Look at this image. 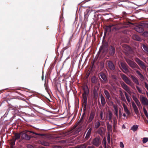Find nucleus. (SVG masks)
Masks as SVG:
<instances>
[{"instance_id": "obj_51", "label": "nucleus", "mask_w": 148, "mask_h": 148, "mask_svg": "<svg viewBox=\"0 0 148 148\" xmlns=\"http://www.w3.org/2000/svg\"><path fill=\"white\" fill-rule=\"evenodd\" d=\"M143 34L145 36L148 37V32L147 31L143 33Z\"/></svg>"}, {"instance_id": "obj_63", "label": "nucleus", "mask_w": 148, "mask_h": 148, "mask_svg": "<svg viewBox=\"0 0 148 148\" xmlns=\"http://www.w3.org/2000/svg\"><path fill=\"white\" fill-rule=\"evenodd\" d=\"M44 75H43V74H42V80H43V79H44Z\"/></svg>"}, {"instance_id": "obj_34", "label": "nucleus", "mask_w": 148, "mask_h": 148, "mask_svg": "<svg viewBox=\"0 0 148 148\" xmlns=\"http://www.w3.org/2000/svg\"><path fill=\"white\" fill-rule=\"evenodd\" d=\"M114 114L116 116H118V109L117 106L114 105Z\"/></svg>"}, {"instance_id": "obj_45", "label": "nucleus", "mask_w": 148, "mask_h": 148, "mask_svg": "<svg viewBox=\"0 0 148 148\" xmlns=\"http://www.w3.org/2000/svg\"><path fill=\"white\" fill-rule=\"evenodd\" d=\"M42 144L44 146H47L49 145V143L45 141H43L42 142Z\"/></svg>"}, {"instance_id": "obj_43", "label": "nucleus", "mask_w": 148, "mask_h": 148, "mask_svg": "<svg viewBox=\"0 0 148 148\" xmlns=\"http://www.w3.org/2000/svg\"><path fill=\"white\" fill-rule=\"evenodd\" d=\"M143 111H144V113L145 115L147 117H148V114H147V111L146 110V109H145V108H143Z\"/></svg>"}, {"instance_id": "obj_29", "label": "nucleus", "mask_w": 148, "mask_h": 148, "mask_svg": "<svg viewBox=\"0 0 148 148\" xmlns=\"http://www.w3.org/2000/svg\"><path fill=\"white\" fill-rule=\"evenodd\" d=\"M24 133H26V134L28 132H30L32 133H33V134H34L36 135H38L39 136H42V134H38L36 133H35L34 132L30 131H28L27 130H25L24 132H23Z\"/></svg>"}, {"instance_id": "obj_17", "label": "nucleus", "mask_w": 148, "mask_h": 148, "mask_svg": "<svg viewBox=\"0 0 148 148\" xmlns=\"http://www.w3.org/2000/svg\"><path fill=\"white\" fill-rule=\"evenodd\" d=\"M92 128L91 127L88 130L86 134V136L85 137V139L86 140H88L89 138L90 137V135L91 134V131L92 130Z\"/></svg>"}, {"instance_id": "obj_40", "label": "nucleus", "mask_w": 148, "mask_h": 148, "mask_svg": "<svg viewBox=\"0 0 148 148\" xmlns=\"http://www.w3.org/2000/svg\"><path fill=\"white\" fill-rule=\"evenodd\" d=\"M98 89L99 88H97V89L95 88L94 89L93 92L94 96H97L98 95L97 91Z\"/></svg>"}, {"instance_id": "obj_16", "label": "nucleus", "mask_w": 148, "mask_h": 148, "mask_svg": "<svg viewBox=\"0 0 148 148\" xmlns=\"http://www.w3.org/2000/svg\"><path fill=\"white\" fill-rule=\"evenodd\" d=\"M100 75L101 78L103 80L104 82L105 83H107L108 82V80L105 74L101 72L100 73Z\"/></svg>"}, {"instance_id": "obj_48", "label": "nucleus", "mask_w": 148, "mask_h": 148, "mask_svg": "<svg viewBox=\"0 0 148 148\" xmlns=\"http://www.w3.org/2000/svg\"><path fill=\"white\" fill-rule=\"evenodd\" d=\"M83 117H83V116H81L80 120L79 121V122H78V123L79 124H80V123H83L82 121H83Z\"/></svg>"}, {"instance_id": "obj_39", "label": "nucleus", "mask_w": 148, "mask_h": 148, "mask_svg": "<svg viewBox=\"0 0 148 148\" xmlns=\"http://www.w3.org/2000/svg\"><path fill=\"white\" fill-rule=\"evenodd\" d=\"M117 123V120L116 118L115 117L113 119V126L116 127V124Z\"/></svg>"}, {"instance_id": "obj_58", "label": "nucleus", "mask_w": 148, "mask_h": 148, "mask_svg": "<svg viewBox=\"0 0 148 148\" xmlns=\"http://www.w3.org/2000/svg\"><path fill=\"white\" fill-rule=\"evenodd\" d=\"M54 148H62V147L61 146H60L56 145L54 146Z\"/></svg>"}, {"instance_id": "obj_59", "label": "nucleus", "mask_w": 148, "mask_h": 148, "mask_svg": "<svg viewBox=\"0 0 148 148\" xmlns=\"http://www.w3.org/2000/svg\"><path fill=\"white\" fill-rule=\"evenodd\" d=\"M116 126H113V131L114 132H116Z\"/></svg>"}, {"instance_id": "obj_55", "label": "nucleus", "mask_w": 148, "mask_h": 148, "mask_svg": "<svg viewBox=\"0 0 148 148\" xmlns=\"http://www.w3.org/2000/svg\"><path fill=\"white\" fill-rule=\"evenodd\" d=\"M119 93H120V95L121 97L123 96H124L123 93L122 91L121 90H119Z\"/></svg>"}, {"instance_id": "obj_23", "label": "nucleus", "mask_w": 148, "mask_h": 148, "mask_svg": "<svg viewBox=\"0 0 148 148\" xmlns=\"http://www.w3.org/2000/svg\"><path fill=\"white\" fill-rule=\"evenodd\" d=\"M100 99L102 105L103 106H104L106 102L105 98L102 94L100 95Z\"/></svg>"}, {"instance_id": "obj_57", "label": "nucleus", "mask_w": 148, "mask_h": 148, "mask_svg": "<svg viewBox=\"0 0 148 148\" xmlns=\"http://www.w3.org/2000/svg\"><path fill=\"white\" fill-rule=\"evenodd\" d=\"M103 144L104 145H106V141L105 139H103Z\"/></svg>"}, {"instance_id": "obj_6", "label": "nucleus", "mask_w": 148, "mask_h": 148, "mask_svg": "<svg viewBox=\"0 0 148 148\" xmlns=\"http://www.w3.org/2000/svg\"><path fill=\"white\" fill-rule=\"evenodd\" d=\"M108 49V45L107 44L103 45L101 46L98 52L97 55L99 56L101 54H102L104 53H106Z\"/></svg>"}, {"instance_id": "obj_64", "label": "nucleus", "mask_w": 148, "mask_h": 148, "mask_svg": "<svg viewBox=\"0 0 148 148\" xmlns=\"http://www.w3.org/2000/svg\"><path fill=\"white\" fill-rule=\"evenodd\" d=\"M146 93L147 96L148 98V92L147 91H146Z\"/></svg>"}, {"instance_id": "obj_49", "label": "nucleus", "mask_w": 148, "mask_h": 148, "mask_svg": "<svg viewBox=\"0 0 148 148\" xmlns=\"http://www.w3.org/2000/svg\"><path fill=\"white\" fill-rule=\"evenodd\" d=\"M130 88H129L126 91L130 95H131L132 93V92L130 90Z\"/></svg>"}, {"instance_id": "obj_28", "label": "nucleus", "mask_w": 148, "mask_h": 148, "mask_svg": "<svg viewBox=\"0 0 148 148\" xmlns=\"http://www.w3.org/2000/svg\"><path fill=\"white\" fill-rule=\"evenodd\" d=\"M21 136V133H16L14 134L15 138H13L16 140H18L20 139Z\"/></svg>"}, {"instance_id": "obj_3", "label": "nucleus", "mask_w": 148, "mask_h": 148, "mask_svg": "<svg viewBox=\"0 0 148 148\" xmlns=\"http://www.w3.org/2000/svg\"><path fill=\"white\" fill-rule=\"evenodd\" d=\"M125 60L129 66L132 69L136 68L138 69H140V67L134 61H132L128 58H125Z\"/></svg>"}, {"instance_id": "obj_54", "label": "nucleus", "mask_w": 148, "mask_h": 148, "mask_svg": "<svg viewBox=\"0 0 148 148\" xmlns=\"http://www.w3.org/2000/svg\"><path fill=\"white\" fill-rule=\"evenodd\" d=\"M107 140L108 143H110V138L109 135H108L107 137Z\"/></svg>"}, {"instance_id": "obj_61", "label": "nucleus", "mask_w": 148, "mask_h": 148, "mask_svg": "<svg viewBox=\"0 0 148 148\" xmlns=\"http://www.w3.org/2000/svg\"><path fill=\"white\" fill-rule=\"evenodd\" d=\"M14 99V98H12L10 99L8 98V101H13Z\"/></svg>"}, {"instance_id": "obj_36", "label": "nucleus", "mask_w": 148, "mask_h": 148, "mask_svg": "<svg viewBox=\"0 0 148 148\" xmlns=\"http://www.w3.org/2000/svg\"><path fill=\"white\" fill-rule=\"evenodd\" d=\"M97 79L95 76H93L91 78V81L93 83L95 84L97 82Z\"/></svg>"}, {"instance_id": "obj_53", "label": "nucleus", "mask_w": 148, "mask_h": 148, "mask_svg": "<svg viewBox=\"0 0 148 148\" xmlns=\"http://www.w3.org/2000/svg\"><path fill=\"white\" fill-rule=\"evenodd\" d=\"M27 148H34L33 146L31 145H28L27 146Z\"/></svg>"}, {"instance_id": "obj_60", "label": "nucleus", "mask_w": 148, "mask_h": 148, "mask_svg": "<svg viewBox=\"0 0 148 148\" xmlns=\"http://www.w3.org/2000/svg\"><path fill=\"white\" fill-rule=\"evenodd\" d=\"M123 16H126L127 14L126 12H123Z\"/></svg>"}, {"instance_id": "obj_7", "label": "nucleus", "mask_w": 148, "mask_h": 148, "mask_svg": "<svg viewBox=\"0 0 148 148\" xmlns=\"http://www.w3.org/2000/svg\"><path fill=\"white\" fill-rule=\"evenodd\" d=\"M95 114V112L94 111H91L89 115V118L86 124H88L91 122L93 120Z\"/></svg>"}, {"instance_id": "obj_56", "label": "nucleus", "mask_w": 148, "mask_h": 148, "mask_svg": "<svg viewBox=\"0 0 148 148\" xmlns=\"http://www.w3.org/2000/svg\"><path fill=\"white\" fill-rule=\"evenodd\" d=\"M145 87L148 90V84L146 82H145Z\"/></svg>"}, {"instance_id": "obj_4", "label": "nucleus", "mask_w": 148, "mask_h": 148, "mask_svg": "<svg viewBox=\"0 0 148 148\" xmlns=\"http://www.w3.org/2000/svg\"><path fill=\"white\" fill-rule=\"evenodd\" d=\"M125 60L129 66L132 69L136 68L138 69H140V67L134 61H132L128 58H125Z\"/></svg>"}, {"instance_id": "obj_14", "label": "nucleus", "mask_w": 148, "mask_h": 148, "mask_svg": "<svg viewBox=\"0 0 148 148\" xmlns=\"http://www.w3.org/2000/svg\"><path fill=\"white\" fill-rule=\"evenodd\" d=\"M115 49L114 46L111 45L109 48V52L110 55L113 56L115 53Z\"/></svg>"}, {"instance_id": "obj_18", "label": "nucleus", "mask_w": 148, "mask_h": 148, "mask_svg": "<svg viewBox=\"0 0 148 148\" xmlns=\"http://www.w3.org/2000/svg\"><path fill=\"white\" fill-rule=\"evenodd\" d=\"M132 103L133 108L136 114H138L139 112V111L138 109V108L136 105L135 103L133 101H132Z\"/></svg>"}, {"instance_id": "obj_35", "label": "nucleus", "mask_w": 148, "mask_h": 148, "mask_svg": "<svg viewBox=\"0 0 148 148\" xmlns=\"http://www.w3.org/2000/svg\"><path fill=\"white\" fill-rule=\"evenodd\" d=\"M138 126L137 125H134L131 128V130H132L133 132L136 131L138 128Z\"/></svg>"}, {"instance_id": "obj_44", "label": "nucleus", "mask_w": 148, "mask_h": 148, "mask_svg": "<svg viewBox=\"0 0 148 148\" xmlns=\"http://www.w3.org/2000/svg\"><path fill=\"white\" fill-rule=\"evenodd\" d=\"M148 141V138H144L143 140V143H145Z\"/></svg>"}, {"instance_id": "obj_5", "label": "nucleus", "mask_w": 148, "mask_h": 148, "mask_svg": "<svg viewBox=\"0 0 148 148\" xmlns=\"http://www.w3.org/2000/svg\"><path fill=\"white\" fill-rule=\"evenodd\" d=\"M134 60L142 69L144 70H146L147 66L143 61L138 58H135Z\"/></svg>"}, {"instance_id": "obj_37", "label": "nucleus", "mask_w": 148, "mask_h": 148, "mask_svg": "<svg viewBox=\"0 0 148 148\" xmlns=\"http://www.w3.org/2000/svg\"><path fill=\"white\" fill-rule=\"evenodd\" d=\"M142 47L146 52L148 54V45L143 44L142 45Z\"/></svg>"}, {"instance_id": "obj_27", "label": "nucleus", "mask_w": 148, "mask_h": 148, "mask_svg": "<svg viewBox=\"0 0 148 148\" xmlns=\"http://www.w3.org/2000/svg\"><path fill=\"white\" fill-rule=\"evenodd\" d=\"M125 96L128 102L130 103L131 100V98L129 96L128 94L125 91H124Z\"/></svg>"}, {"instance_id": "obj_11", "label": "nucleus", "mask_w": 148, "mask_h": 148, "mask_svg": "<svg viewBox=\"0 0 148 148\" xmlns=\"http://www.w3.org/2000/svg\"><path fill=\"white\" fill-rule=\"evenodd\" d=\"M21 136L23 139L27 140H29L31 138L33 137L32 136L28 135L26 133H24L23 132H21Z\"/></svg>"}, {"instance_id": "obj_42", "label": "nucleus", "mask_w": 148, "mask_h": 148, "mask_svg": "<svg viewBox=\"0 0 148 148\" xmlns=\"http://www.w3.org/2000/svg\"><path fill=\"white\" fill-rule=\"evenodd\" d=\"M142 26L145 28H148V23H144L142 24Z\"/></svg>"}, {"instance_id": "obj_24", "label": "nucleus", "mask_w": 148, "mask_h": 148, "mask_svg": "<svg viewBox=\"0 0 148 148\" xmlns=\"http://www.w3.org/2000/svg\"><path fill=\"white\" fill-rule=\"evenodd\" d=\"M133 39L135 40L138 41H141L142 40V39L137 35H134L132 36Z\"/></svg>"}, {"instance_id": "obj_15", "label": "nucleus", "mask_w": 148, "mask_h": 148, "mask_svg": "<svg viewBox=\"0 0 148 148\" xmlns=\"http://www.w3.org/2000/svg\"><path fill=\"white\" fill-rule=\"evenodd\" d=\"M107 65L110 70H113L115 69L114 65L112 61H108Z\"/></svg>"}, {"instance_id": "obj_46", "label": "nucleus", "mask_w": 148, "mask_h": 148, "mask_svg": "<svg viewBox=\"0 0 148 148\" xmlns=\"http://www.w3.org/2000/svg\"><path fill=\"white\" fill-rule=\"evenodd\" d=\"M121 99L122 101L125 102H126V99L124 96H123L121 97Z\"/></svg>"}, {"instance_id": "obj_20", "label": "nucleus", "mask_w": 148, "mask_h": 148, "mask_svg": "<svg viewBox=\"0 0 148 148\" xmlns=\"http://www.w3.org/2000/svg\"><path fill=\"white\" fill-rule=\"evenodd\" d=\"M131 77L133 82L137 85H139V82L137 78L133 75H131Z\"/></svg>"}, {"instance_id": "obj_13", "label": "nucleus", "mask_w": 148, "mask_h": 148, "mask_svg": "<svg viewBox=\"0 0 148 148\" xmlns=\"http://www.w3.org/2000/svg\"><path fill=\"white\" fill-rule=\"evenodd\" d=\"M112 25H106L104 27V35H106L107 32L110 33L111 32V28Z\"/></svg>"}, {"instance_id": "obj_2", "label": "nucleus", "mask_w": 148, "mask_h": 148, "mask_svg": "<svg viewBox=\"0 0 148 148\" xmlns=\"http://www.w3.org/2000/svg\"><path fill=\"white\" fill-rule=\"evenodd\" d=\"M121 77L123 80L126 84L130 85L132 88H134V87L133 84L127 76L123 74H122L121 75Z\"/></svg>"}, {"instance_id": "obj_41", "label": "nucleus", "mask_w": 148, "mask_h": 148, "mask_svg": "<svg viewBox=\"0 0 148 148\" xmlns=\"http://www.w3.org/2000/svg\"><path fill=\"white\" fill-rule=\"evenodd\" d=\"M99 118L100 120L101 121H103L104 120V118L103 117V112L102 111L100 112Z\"/></svg>"}, {"instance_id": "obj_33", "label": "nucleus", "mask_w": 148, "mask_h": 148, "mask_svg": "<svg viewBox=\"0 0 148 148\" xmlns=\"http://www.w3.org/2000/svg\"><path fill=\"white\" fill-rule=\"evenodd\" d=\"M101 125V123L99 121H97L96 122L95 124V127H94L97 129H98Z\"/></svg>"}, {"instance_id": "obj_52", "label": "nucleus", "mask_w": 148, "mask_h": 148, "mask_svg": "<svg viewBox=\"0 0 148 148\" xmlns=\"http://www.w3.org/2000/svg\"><path fill=\"white\" fill-rule=\"evenodd\" d=\"M120 147L122 148H123L124 147V145L122 142H120Z\"/></svg>"}, {"instance_id": "obj_31", "label": "nucleus", "mask_w": 148, "mask_h": 148, "mask_svg": "<svg viewBox=\"0 0 148 148\" xmlns=\"http://www.w3.org/2000/svg\"><path fill=\"white\" fill-rule=\"evenodd\" d=\"M107 130L109 132H112V126L111 124H110L109 122H107Z\"/></svg>"}, {"instance_id": "obj_47", "label": "nucleus", "mask_w": 148, "mask_h": 148, "mask_svg": "<svg viewBox=\"0 0 148 148\" xmlns=\"http://www.w3.org/2000/svg\"><path fill=\"white\" fill-rule=\"evenodd\" d=\"M136 87L137 89L138 92L140 93H142V90L140 89V88L138 86H136Z\"/></svg>"}, {"instance_id": "obj_25", "label": "nucleus", "mask_w": 148, "mask_h": 148, "mask_svg": "<svg viewBox=\"0 0 148 148\" xmlns=\"http://www.w3.org/2000/svg\"><path fill=\"white\" fill-rule=\"evenodd\" d=\"M112 112L110 110H109L108 111V120L112 122Z\"/></svg>"}, {"instance_id": "obj_50", "label": "nucleus", "mask_w": 148, "mask_h": 148, "mask_svg": "<svg viewBox=\"0 0 148 148\" xmlns=\"http://www.w3.org/2000/svg\"><path fill=\"white\" fill-rule=\"evenodd\" d=\"M44 86L45 88V89L46 90H47L48 89V87L47 84L46 83L44 84Z\"/></svg>"}, {"instance_id": "obj_9", "label": "nucleus", "mask_w": 148, "mask_h": 148, "mask_svg": "<svg viewBox=\"0 0 148 148\" xmlns=\"http://www.w3.org/2000/svg\"><path fill=\"white\" fill-rule=\"evenodd\" d=\"M101 141L100 138L97 137L93 139L92 143L96 146L98 147L101 144Z\"/></svg>"}, {"instance_id": "obj_62", "label": "nucleus", "mask_w": 148, "mask_h": 148, "mask_svg": "<svg viewBox=\"0 0 148 148\" xmlns=\"http://www.w3.org/2000/svg\"><path fill=\"white\" fill-rule=\"evenodd\" d=\"M100 123H101V125H103L104 122H103L101 121Z\"/></svg>"}, {"instance_id": "obj_8", "label": "nucleus", "mask_w": 148, "mask_h": 148, "mask_svg": "<svg viewBox=\"0 0 148 148\" xmlns=\"http://www.w3.org/2000/svg\"><path fill=\"white\" fill-rule=\"evenodd\" d=\"M120 64L122 68L125 71L123 70V72L125 73H126L127 72H129V70L128 69L129 66L125 62H121L120 63Z\"/></svg>"}, {"instance_id": "obj_10", "label": "nucleus", "mask_w": 148, "mask_h": 148, "mask_svg": "<svg viewBox=\"0 0 148 148\" xmlns=\"http://www.w3.org/2000/svg\"><path fill=\"white\" fill-rule=\"evenodd\" d=\"M140 100L142 103L145 105H148V100L147 98L142 95L140 96Z\"/></svg>"}, {"instance_id": "obj_1", "label": "nucleus", "mask_w": 148, "mask_h": 148, "mask_svg": "<svg viewBox=\"0 0 148 148\" xmlns=\"http://www.w3.org/2000/svg\"><path fill=\"white\" fill-rule=\"evenodd\" d=\"M84 93L82 94L83 98L82 105L84 107L83 110L85 111L86 109L87 103L86 95L88 94V89L87 86H84L83 88Z\"/></svg>"}, {"instance_id": "obj_30", "label": "nucleus", "mask_w": 148, "mask_h": 148, "mask_svg": "<svg viewBox=\"0 0 148 148\" xmlns=\"http://www.w3.org/2000/svg\"><path fill=\"white\" fill-rule=\"evenodd\" d=\"M86 145L84 144L77 145L74 147H72L70 148H86Z\"/></svg>"}, {"instance_id": "obj_26", "label": "nucleus", "mask_w": 148, "mask_h": 148, "mask_svg": "<svg viewBox=\"0 0 148 148\" xmlns=\"http://www.w3.org/2000/svg\"><path fill=\"white\" fill-rule=\"evenodd\" d=\"M123 106L125 112L128 115H130V112L127 108L125 104H123Z\"/></svg>"}, {"instance_id": "obj_38", "label": "nucleus", "mask_w": 148, "mask_h": 148, "mask_svg": "<svg viewBox=\"0 0 148 148\" xmlns=\"http://www.w3.org/2000/svg\"><path fill=\"white\" fill-rule=\"evenodd\" d=\"M16 140L13 138H12L10 140V144L11 145V147H13V146L15 145V142Z\"/></svg>"}, {"instance_id": "obj_12", "label": "nucleus", "mask_w": 148, "mask_h": 148, "mask_svg": "<svg viewBox=\"0 0 148 148\" xmlns=\"http://www.w3.org/2000/svg\"><path fill=\"white\" fill-rule=\"evenodd\" d=\"M104 92L106 95V101L108 102V101H110L111 99L110 94L108 91L106 89L104 90Z\"/></svg>"}, {"instance_id": "obj_22", "label": "nucleus", "mask_w": 148, "mask_h": 148, "mask_svg": "<svg viewBox=\"0 0 148 148\" xmlns=\"http://www.w3.org/2000/svg\"><path fill=\"white\" fill-rule=\"evenodd\" d=\"M132 98L133 99L136 103L138 106V107H139L141 106V104L140 102L138 99V98L136 97L133 95H132Z\"/></svg>"}, {"instance_id": "obj_19", "label": "nucleus", "mask_w": 148, "mask_h": 148, "mask_svg": "<svg viewBox=\"0 0 148 148\" xmlns=\"http://www.w3.org/2000/svg\"><path fill=\"white\" fill-rule=\"evenodd\" d=\"M141 26H136L135 28V29L137 32L141 33L144 31V29Z\"/></svg>"}, {"instance_id": "obj_32", "label": "nucleus", "mask_w": 148, "mask_h": 148, "mask_svg": "<svg viewBox=\"0 0 148 148\" xmlns=\"http://www.w3.org/2000/svg\"><path fill=\"white\" fill-rule=\"evenodd\" d=\"M135 71L136 73L140 77L141 79H144V77L143 75L141 74L139 71L136 69H135Z\"/></svg>"}, {"instance_id": "obj_21", "label": "nucleus", "mask_w": 148, "mask_h": 148, "mask_svg": "<svg viewBox=\"0 0 148 148\" xmlns=\"http://www.w3.org/2000/svg\"><path fill=\"white\" fill-rule=\"evenodd\" d=\"M120 84L122 88L126 91L130 88L123 82H121Z\"/></svg>"}]
</instances>
